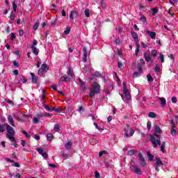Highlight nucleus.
<instances>
[{
    "instance_id": "nucleus-53",
    "label": "nucleus",
    "mask_w": 178,
    "mask_h": 178,
    "mask_svg": "<svg viewBox=\"0 0 178 178\" xmlns=\"http://www.w3.org/2000/svg\"><path fill=\"white\" fill-rule=\"evenodd\" d=\"M138 65H140L141 66H144V65H145V61L144 60V59L140 58V63Z\"/></svg>"
},
{
    "instance_id": "nucleus-44",
    "label": "nucleus",
    "mask_w": 178,
    "mask_h": 178,
    "mask_svg": "<svg viewBox=\"0 0 178 178\" xmlns=\"http://www.w3.org/2000/svg\"><path fill=\"white\" fill-rule=\"evenodd\" d=\"M38 26H40V22H36L33 25V30H37L38 29Z\"/></svg>"
},
{
    "instance_id": "nucleus-56",
    "label": "nucleus",
    "mask_w": 178,
    "mask_h": 178,
    "mask_svg": "<svg viewBox=\"0 0 178 178\" xmlns=\"http://www.w3.org/2000/svg\"><path fill=\"white\" fill-rule=\"evenodd\" d=\"M151 122L148 121L147 123V130H151Z\"/></svg>"
},
{
    "instance_id": "nucleus-19",
    "label": "nucleus",
    "mask_w": 178,
    "mask_h": 178,
    "mask_svg": "<svg viewBox=\"0 0 178 178\" xmlns=\"http://www.w3.org/2000/svg\"><path fill=\"white\" fill-rule=\"evenodd\" d=\"M154 131L159 134H161L162 133V129H161V127H159V125L154 124Z\"/></svg>"
},
{
    "instance_id": "nucleus-9",
    "label": "nucleus",
    "mask_w": 178,
    "mask_h": 178,
    "mask_svg": "<svg viewBox=\"0 0 178 178\" xmlns=\"http://www.w3.org/2000/svg\"><path fill=\"white\" fill-rule=\"evenodd\" d=\"M138 158L140 161V165H142V166H145V165H147V162H145V159L143 157V154L139 153Z\"/></svg>"
},
{
    "instance_id": "nucleus-60",
    "label": "nucleus",
    "mask_w": 178,
    "mask_h": 178,
    "mask_svg": "<svg viewBox=\"0 0 178 178\" xmlns=\"http://www.w3.org/2000/svg\"><path fill=\"white\" fill-rule=\"evenodd\" d=\"M48 166H49V168H52L53 169H55V168H56V165H55V164L49 163Z\"/></svg>"
},
{
    "instance_id": "nucleus-43",
    "label": "nucleus",
    "mask_w": 178,
    "mask_h": 178,
    "mask_svg": "<svg viewBox=\"0 0 178 178\" xmlns=\"http://www.w3.org/2000/svg\"><path fill=\"white\" fill-rule=\"evenodd\" d=\"M141 75V72H134L133 74V77L136 78V77H140V76Z\"/></svg>"
},
{
    "instance_id": "nucleus-23",
    "label": "nucleus",
    "mask_w": 178,
    "mask_h": 178,
    "mask_svg": "<svg viewBox=\"0 0 178 178\" xmlns=\"http://www.w3.org/2000/svg\"><path fill=\"white\" fill-rule=\"evenodd\" d=\"M131 34L134 41H137V40H138V35L137 34V33H136L134 31H131Z\"/></svg>"
},
{
    "instance_id": "nucleus-4",
    "label": "nucleus",
    "mask_w": 178,
    "mask_h": 178,
    "mask_svg": "<svg viewBox=\"0 0 178 178\" xmlns=\"http://www.w3.org/2000/svg\"><path fill=\"white\" fill-rule=\"evenodd\" d=\"M123 94L127 101L129 99H131V96H130V92L129 91L127 88V86L126 85V83L123 82V88H122Z\"/></svg>"
},
{
    "instance_id": "nucleus-21",
    "label": "nucleus",
    "mask_w": 178,
    "mask_h": 178,
    "mask_svg": "<svg viewBox=\"0 0 178 178\" xmlns=\"http://www.w3.org/2000/svg\"><path fill=\"white\" fill-rule=\"evenodd\" d=\"M40 69H42L45 73H47V72H48V70L49 69V67H48V65L47 64H42L41 65Z\"/></svg>"
},
{
    "instance_id": "nucleus-14",
    "label": "nucleus",
    "mask_w": 178,
    "mask_h": 178,
    "mask_svg": "<svg viewBox=\"0 0 178 178\" xmlns=\"http://www.w3.org/2000/svg\"><path fill=\"white\" fill-rule=\"evenodd\" d=\"M31 76L32 78V82L33 84H37L38 81V77H37L35 76V74L33 72H31Z\"/></svg>"
},
{
    "instance_id": "nucleus-48",
    "label": "nucleus",
    "mask_w": 178,
    "mask_h": 178,
    "mask_svg": "<svg viewBox=\"0 0 178 178\" xmlns=\"http://www.w3.org/2000/svg\"><path fill=\"white\" fill-rule=\"evenodd\" d=\"M149 161H154V155L151 154V153L147 154Z\"/></svg>"
},
{
    "instance_id": "nucleus-58",
    "label": "nucleus",
    "mask_w": 178,
    "mask_h": 178,
    "mask_svg": "<svg viewBox=\"0 0 178 178\" xmlns=\"http://www.w3.org/2000/svg\"><path fill=\"white\" fill-rule=\"evenodd\" d=\"M171 101L173 104H176V102H177V98H176V97H172Z\"/></svg>"
},
{
    "instance_id": "nucleus-36",
    "label": "nucleus",
    "mask_w": 178,
    "mask_h": 178,
    "mask_svg": "<svg viewBox=\"0 0 178 178\" xmlns=\"http://www.w3.org/2000/svg\"><path fill=\"white\" fill-rule=\"evenodd\" d=\"M152 16H155V15H156V13H158V8H152Z\"/></svg>"
},
{
    "instance_id": "nucleus-3",
    "label": "nucleus",
    "mask_w": 178,
    "mask_h": 178,
    "mask_svg": "<svg viewBox=\"0 0 178 178\" xmlns=\"http://www.w3.org/2000/svg\"><path fill=\"white\" fill-rule=\"evenodd\" d=\"M124 131L125 138H129V137H131L134 134V130L130 128L129 125L127 126V128H124Z\"/></svg>"
},
{
    "instance_id": "nucleus-34",
    "label": "nucleus",
    "mask_w": 178,
    "mask_h": 178,
    "mask_svg": "<svg viewBox=\"0 0 178 178\" xmlns=\"http://www.w3.org/2000/svg\"><path fill=\"white\" fill-rule=\"evenodd\" d=\"M15 16H16V13H15L13 11H12L10 13V20H12V21L15 20Z\"/></svg>"
},
{
    "instance_id": "nucleus-57",
    "label": "nucleus",
    "mask_w": 178,
    "mask_h": 178,
    "mask_svg": "<svg viewBox=\"0 0 178 178\" xmlns=\"http://www.w3.org/2000/svg\"><path fill=\"white\" fill-rule=\"evenodd\" d=\"M140 45H141L142 48H148V45H147V44H145L143 42H140Z\"/></svg>"
},
{
    "instance_id": "nucleus-50",
    "label": "nucleus",
    "mask_w": 178,
    "mask_h": 178,
    "mask_svg": "<svg viewBox=\"0 0 178 178\" xmlns=\"http://www.w3.org/2000/svg\"><path fill=\"white\" fill-rule=\"evenodd\" d=\"M138 70L140 73L143 72V65H141V64L138 65Z\"/></svg>"
},
{
    "instance_id": "nucleus-11",
    "label": "nucleus",
    "mask_w": 178,
    "mask_h": 178,
    "mask_svg": "<svg viewBox=\"0 0 178 178\" xmlns=\"http://www.w3.org/2000/svg\"><path fill=\"white\" fill-rule=\"evenodd\" d=\"M78 81H79L80 87L82 88V90L83 91H86V90H87V86H86V82L83 81L80 78L78 79Z\"/></svg>"
},
{
    "instance_id": "nucleus-37",
    "label": "nucleus",
    "mask_w": 178,
    "mask_h": 178,
    "mask_svg": "<svg viewBox=\"0 0 178 178\" xmlns=\"http://www.w3.org/2000/svg\"><path fill=\"white\" fill-rule=\"evenodd\" d=\"M147 81L149 82V83H151V81H154V78H152V76H151V74H148L147 76Z\"/></svg>"
},
{
    "instance_id": "nucleus-17",
    "label": "nucleus",
    "mask_w": 178,
    "mask_h": 178,
    "mask_svg": "<svg viewBox=\"0 0 178 178\" xmlns=\"http://www.w3.org/2000/svg\"><path fill=\"white\" fill-rule=\"evenodd\" d=\"M156 166H163V163H162V161L161 160V159L156 157V163H155Z\"/></svg>"
},
{
    "instance_id": "nucleus-6",
    "label": "nucleus",
    "mask_w": 178,
    "mask_h": 178,
    "mask_svg": "<svg viewBox=\"0 0 178 178\" xmlns=\"http://www.w3.org/2000/svg\"><path fill=\"white\" fill-rule=\"evenodd\" d=\"M132 168H134L133 171L134 172V173H136V175H143V171H141V169L138 168V165H132Z\"/></svg>"
},
{
    "instance_id": "nucleus-13",
    "label": "nucleus",
    "mask_w": 178,
    "mask_h": 178,
    "mask_svg": "<svg viewBox=\"0 0 178 178\" xmlns=\"http://www.w3.org/2000/svg\"><path fill=\"white\" fill-rule=\"evenodd\" d=\"M78 15H79V12H77V10H74L71 11V14L70 15V19H71V20H73V19H74V16L77 17Z\"/></svg>"
},
{
    "instance_id": "nucleus-26",
    "label": "nucleus",
    "mask_w": 178,
    "mask_h": 178,
    "mask_svg": "<svg viewBox=\"0 0 178 178\" xmlns=\"http://www.w3.org/2000/svg\"><path fill=\"white\" fill-rule=\"evenodd\" d=\"M47 141H52V138H54V135L52 134H47Z\"/></svg>"
},
{
    "instance_id": "nucleus-7",
    "label": "nucleus",
    "mask_w": 178,
    "mask_h": 178,
    "mask_svg": "<svg viewBox=\"0 0 178 178\" xmlns=\"http://www.w3.org/2000/svg\"><path fill=\"white\" fill-rule=\"evenodd\" d=\"M144 55V59L146 60V62H149L150 60H152V57L149 52L146 51L143 54Z\"/></svg>"
},
{
    "instance_id": "nucleus-45",
    "label": "nucleus",
    "mask_w": 178,
    "mask_h": 178,
    "mask_svg": "<svg viewBox=\"0 0 178 178\" xmlns=\"http://www.w3.org/2000/svg\"><path fill=\"white\" fill-rule=\"evenodd\" d=\"M53 111L57 113H60V107L53 108Z\"/></svg>"
},
{
    "instance_id": "nucleus-41",
    "label": "nucleus",
    "mask_w": 178,
    "mask_h": 178,
    "mask_svg": "<svg viewBox=\"0 0 178 178\" xmlns=\"http://www.w3.org/2000/svg\"><path fill=\"white\" fill-rule=\"evenodd\" d=\"M165 144H166L165 142H163L161 146V151H162L163 152H165Z\"/></svg>"
},
{
    "instance_id": "nucleus-15",
    "label": "nucleus",
    "mask_w": 178,
    "mask_h": 178,
    "mask_svg": "<svg viewBox=\"0 0 178 178\" xmlns=\"http://www.w3.org/2000/svg\"><path fill=\"white\" fill-rule=\"evenodd\" d=\"M146 33L149 35L150 38H152V40H155L156 37V33H155V32H152L150 31H147Z\"/></svg>"
},
{
    "instance_id": "nucleus-35",
    "label": "nucleus",
    "mask_w": 178,
    "mask_h": 178,
    "mask_svg": "<svg viewBox=\"0 0 178 178\" xmlns=\"http://www.w3.org/2000/svg\"><path fill=\"white\" fill-rule=\"evenodd\" d=\"M161 104L163 105V106H165L166 105V99L165 98H160Z\"/></svg>"
},
{
    "instance_id": "nucleus-18",
    "label": "nucleus",
    "mask_w": 178,
    "mask_h": 178,
    "mask_svg": "<svg viewBox=\"0 0 178 178\" xmlns=\"http://www.w3.org/2000/svg\"><path fill=\"white\" fill-rule=\"evenodd\" d=\"M67 74L71 77L72 79H73V70H72V67H68L67 68Z\"/></svg>"
},
{
    "instance_id": "nucleus-52",
    "label": "nucleus",
    "mask_w": 178,
    "mask_h": 178,
    "mask_svg": "<svg viewBox=\"0 0 178 178\" xmlns=\"http://www.w3.org/2000/svg\"><path fill=\"white\" fill-rule=\"evenodd\" d=\"M93 76H95V77H101V74L99 72H95L94 74H93Z\"/></svg>"
},
{
    "instance_id": "nucleus-1",
    "label": "nucleus",
    "mask_w": 178,
    "mask_h": 178,
    "mask_svg": "<svg viewBox=\"0 0 178 178\" xmlns=\"http://www.w3.org/2000/svg\"><path fill=\"white\" fill-rule=\"evenodd\" d=\"M99 92H101V86H99V84H98V83L95 82L94 85L90 89L89 98H93V97H95V94H99Z\"/></svg>"
},
{
    "instance_id": "nucleus-31",
    "label": "nucleus",
    "mask_w": 178,
    "mask_h": 178,
    "mask_svg": "<svg viewBox=\"0 0 178 178\" xmlns=\"http://www.w3.org/2000/svg\"><path fill=\"white\" fill-rule=\"evenodd\" d=\"M22 133L24 134V136H25L26 138H30V137H31V136L29 134V133H27L26 131H22Z\"/></svg>"
},
{
    "instance_id": "nucleus-62",
    "label": "nucleus",
    "mask_w": 178,
    "mask_h": 178,
    "mask_svg": "<svg viewBox=\"0 0 178 178\" xmlns=\"http://www.w3.org/2000/svg\"><path fill=\"white\" fill-rule=\"evenodd\" d=\"M20 80H21L22 83H23L27 82V80H26V79H25L24 76H22V78H20Z\"/></svg>"
},
{
    "instance_id": "nucleus-22",
    "label": "nucleus",
    "mask_w": 178,
    "mask_h": 178,
    "mask_svg": "<svg viewBox=\"0 0 178 178\" xmlns=\"http://www.w3.org/2000/svg\"><path fill=\"white\" fill-rule=\"evenodd\" d=\"M105 168H113V165L112 164V161H105L104 162Z\"/></svg>"
},
{
    "instance_id": "nucleus-42",
    "label": "nucleus",
    "mask_w": 178,
    "mask_h": 178,
    "mask_svg": "<svg viewBox=\"0 0 178 178\" xmlns=\"http://www.w3.org/2000/svg\"><path fill=\"white\" fill-rule=\"evenodd\" d=\"M54 130L55 131H60V128H59V125L58 124H55Z\"/></svg>"
},
{
    "instance_id": "nucleus-16",
    "label": "nucleus",
    "mask_w": 178,
    "mask_h": 178,
    "mask_svg": "<svg viewBox=\"0 0 178 178\" xmlns=\"http://www.w3.org/2000/svg\"><path fill=\"white\" fill-rule=\"evenodd\" d=\"M8 123L11 124L13 127H15V121L13 120V117L12 115H8Z\"/></svg>"
},
{
    "instance_id": "nucleus-25",
    "label": "nucleus",
    "mask_w": 178,
    "mask_h": 178,
    "mask_svg": "<svg viewBox=\"0 0 178 178\" xmlns=\"http://www.w3.org/2000/svg\"><path fill=\"white\" fill-rule=\"evenodd\" d=\"M138 52H140V44H136V51H135L136 56H138Z\"/></svg>"
},
{
    "instance_id": "nucleus-46",
    "label": "nucleus",
    "mask_w": 178,
    "mask_h": 178,
    "mask_svg": "<svg viewBox=\"0 0 178 178\" xmlns=\"http://www.w3.org/2000/svg\"><path fill=\"white\" fill-rule=\"evenodd\" d=\"M85 16L86 17H90V10L88 9L85 10Z\"/></svg>"
},
{
    "instance_id": "nucleus-49",
    "label": "nucleus",
    "mask_w": 178,
    "mask_h": 178,
    "mask_svg": "<svg viewBox=\"0 0 178 178\" xmlns=\"http://www.w3.org/2000/svg\"><path fill=\"white\" fill-rule=\"evenodd\" d=\"M70 33V27H67L66 30L64 31V34L67 35V34H69Z\"/></svg>"
},
{
    "instance_id": "nucleus-24",
    "label": "nucleus",
    "mask_w": 178,
    "mask_h": 178,
    "mask_svg": "<svg viewBox=\"0 0 178 178\" xmlns=\"http://www.w3.org/2000/svg\"><path fill=\"white\" fill-rule=\"evenodd\" d=\"M158 56V51L153 49L151 51V56L153 58H156Z\"/></svg>"
},
{
    "instance_id": "nucleus-55",
    "label": "nucleus",
    "mask_w": 178,
    "mask_h": 178,
    "mask_svg": "<svg viewBox=\"0 0 178 178\" xmlns=\"http://www.w3.org/2000/svg\"><path fill=\"white\" fill-rule=\"evenodd\" d=\"M10 40L13 41V40L16 39V35L15 33H11L10 34Z\"/></svg>"
},
{
    "instance_id": "nucleus-20",
    "label": "nucleus",
    "mask_w": 178,
    "mask_h": 178,
    "mask_svg": "<svg viewBox=\"0 0 178 178\" xmlns=\"http://www.w3.org/2000/svg\"><path fill=\"white\" fill-rule=\"evenodd\" d=\"M31 48L32 49L33 54H34L35 55V56H37L38 55V48L35 47V46H31Z\"/></svg>"
},
{
    "instance_id": "nucleus-10",
    "label": "nucleus",
    "mask_w": 178,
    "mask_h": 178,
    "mask_svg": "<svg viewBox=\"0 0 178 178\" xmlns=\"http://www.w3.org/2000/svg\"><path fill=\"white\" fill-rule=\"evenodd\" d=\"M82 51L83 52V61L87 62V56H88V51H87V49L86 47H83L82 49Z\"/></svg>"
},
{
    "instance_id": "nucleus-38",
    "label": "nucleus",
    "mask_w": 178,
    "mask_h": 178,
    "mask_svg": "<svg viewBox=\"0 0 178 178\" xmlns=\"http://www.w3.org/2000/svg\"><path fill=\"white\" fill-rule=\"evenodd\" d=\"M14 135H9L7 136L8 138H9V140H10V141L12 142H15L16 141V138H15V137H13Z\"/></svg>"
},
{
    "instance_id": "nucleus-30",
    "label": "nucleus",
    "mask_w": 178,
    "mask_h": 178,
    "mask_svg": "<svg viewBox=\"0 0 178 178\" xmlns=\"http://www.w3.org/2000/svg\"><path fill=\"white\" fill-rule=\"evenodd\" d=\"M159 59L161 62V63H163L165 62V56H163V54H159Z\"/></svg>"
},
{
    "instance_id": "nucleus-5",
    "label": "nucleus",
    "mask_w": 178,
    "mask_h": 178,
    "mask_svg": "<svg viewBox=\"0 0 178 178\" xmlns=\"http://www.w3.org/2000/svg\"><path fill=\"white\" fill-rule=\"evenodd\" d=\"M170 122L171 123V135L172 136H176V133L177 131H176V124H175V121L173 120H170Z\"/></svg>"
},
{
    "instance_id": "nucleus-12",
    "label": "nucleus",
    "mask_w": 178,
    "mask_h": 178,
    "mask_svg": "<svg viewBox=\"0 0 178 178\" xmlns=\"http://www.w3.org/2000/svg\"><path fill=\"white\" fill-rule=\"evenodd\" d=\"M9 124L8 123L0 124V133H3L6 129H8Z\"/></svg>"
},
{
    "instance_id": "nucleus-59",
    "label": "nucleus",
    "mask_w": 178,
    "mask_h": 178,
    "mask_svg": "<svg viewBox=\"0 0 178 178\" xmlns=\"http://www.w3.org/2000/svg\"><path fill=\"white\" fill-rule=\"evenodd\" d=\"M140 22H143V23H145V22H147V18L144 16H142L140 17Z\"/></svg>"
},
{
    "instance_id": "nucleus-28",
    "label": "nucleus",
    "mask_w": 178,
    "mask_h": 178,
    "mask_svg": "<svg viewBox=\"0 0 178 178\" xmlns=\"http://www.w3.org/2000/svg\"><path fill=\"white\" fill-rule=\"evenodd\" d=\"M136 154H137V150L136 149H131L128 152V155H136Z\"/></svg>"
},
{
    "instance_id": "nucleus-54",
    "label": "nucleus",
    "mask_w": 178,
    "mask_h": 178,
    "mask_svg": "<svg viewBox=\"0 0 178 178\" xmlns=\"http://www.w3.org/2000/svg\"><path fill=\"white\" fill-rule=\"evenodd\" d=\"M36 151H38V154H40V155H42L44 153V149L40 148V149H37Z\"/></svg>"
},
{
    "instance_id": "nucleus-29",
    "label": "nucleus",
    "mask_w": 178,
    "mask_h": 178,
    "mask_svg": "<svg viewBox=\"0 0 178 178\" xmlns=\"http://www.w3.org/2000/svg\"><path fill=\"white\" fill-rule=\"evenodd\" d=\"M149 118H152V119H155L156 118V114L154 112H149L148 114Z\"/></svg>"
},
{
    "instance_id": "nucleus-47",
    "label": "nucleus",
    "mask_w": 178,
    "mask_h": 178,
    "mask_svg": "<svg viewBox=\"0 0 178 178\" xmlns=\"http://www.w3.org/2000/svg\"><path fill=\"white\" fill-rule=\"evenodd\" d=\"M13 8L14 12H16V10L17 9V5L16 4V3L15 1L13 2Z\"/></svg>"
},
{
    "instance_id": "nucleus-8",
    "label": "nucleus",
    "mask_w": 178,
    "mask_h": 178,
    "mask_svg": "<svg viewBox=\"0 0 178 178\" xmlns=\"http://www.w3.org/2000/svg\"><path fill=\"white\" fill-rule=\"evenodd\" d=\"M7 136H15V131L13 130V127L10 125L7 126Z\"/></svg>"
},
{
    "instance_id": "nucleus-33",
    "label": "nucleus",
    "mask_w": 178,
    "mask_h": 178,
    "mask_svg": "<svg viewBox=\"0 0 178 178\" xmlns=\"http://www.w3.org/2000/svg\"><path fill=\"white\" fill-rule=\"evenodd\" d=\"M65 147L67 149H70L72 148V143L68 142V143H65Z\"/></svg>"
},
{
    "instance_id": "nucleus-51",
    "label": "nucleus",
    "mask_w": 178,
    "mask_h": 178,
    "mask_svg": "<svg viewBox=\"0 0 178 178\" xmlns=\"http://www.w3.org/2000/svg\"><path fill=\"white\" fill-rule=\"evenodd\" d=\"M76 111L77 112H79V113H81V112H84V108H83V106H80Z\"/></svg>"
},
{
    "instance_id": "nucleus-39",
    "label": "nucleus",
    "mask_w": 178,
    "mask_h": 178,
    "mask_svg": "<svg viewBox=\"0 0 178 178\" xmlns=\"http://www.w3.org/2000/svg\"><path fill=\"white\" fill-rule=\"evenodd\" d=\"M44 73H45V71H44L41 68H40L38 72V76H43Z\"/></svg>"
},
{
    "instance_id": "nucleus-61",
    "label": "nucleus",
    "mask_w": 178,
    "mask_h": 178,
    "mask_svg": "<svg viewBox=\"0 0 178 178\" xmlns=\"http://www.w3.org/2000/svg\"><path fill=\"white\" fill-rule=\"evenodd\" d=\"M95 177H96V178H99L100 177V175H99V172H98V171H96L95 172Z\"/></svg>"
},
{
    "instance_id": "nucleus-2",
    "label": "nucleus",
    "mask_w": 178,
    "mask_h": 178,
    "mask_svg": "<svg viewBox=\"0 0 178 178\" xmlns=\"http://www.w3.org/2000/svg\"><path fill=\"white\" fill-rule=\"evenodd\" d=\"M150 140L152 141V144H153L154 148H156L158 145H161V135H151Z\"/></svg>"
},
{
    "instance_id": "nucleus-27",
    "label": "nucleus",
    "mask_w": 178,
    "mask_h": 178,
    "mask_svg": "<svg viewBox=\"0 0 178 178\" xmlns=\"http://www.w3.org/2000/svg\"><path fill=\"white\" fill-rule=\"evenodd\" d=\"M100 6H102V9H106V2H105L104 0H102Z\"/></svg>"
},
{
    "instance_id": "nucleus-32",
    "label": "nucleus",
    "mask_w": 178,
    "mask_h": 178,
    "mask_svg": "<svg viewBox=\"0 0 178 178\" xmlns=\"http://www.w3.org/2000/svg\"><path fill=\"white\" fill-rule=\"evenodd\" d=\"M44 108L47 109V111H49V112H53L54 111V108L47 106V105H44Z\"/></svg>"
},
{
    "instance_id": "nucleus-63",
    "label": "nucleus",
    "mask_w": 178,
    "mask_h": 178,
    "mask_svg": "<svg viewBox=\"0 0 178 178\" xmlns=\"http://www.w3.org/2000/svg\"><path fill=\"white\" fill-rule=\"evenodd\" d=\"M12 165L15 166V168H19L20 164L19 163H14Z\"/></svg>"
},
{
    "instance_id": "nucleus-40",
    "label": "nucleus",
    "mask_w": 178,
    "mask_h": 178,
    "mask_svg": "<svg viewBox=\"0 0 178 178\" xmlns=\"http://www.w3.org/2000/svg\"><path fill=\"white\" fill-rule=\"evenodd\" d=\"M154 70L156 73H159L161 72V67H159V65H156L154 67Z\"/></svg>"
},
{
    "instance_id": "nucleus-64",
    "label": "nucleus",
    "mask_w": 178,
    "mask_h": 178,
    "mask_svg": "<svg viewBox=\"0 0 178 178\" xmlns=\"http://www.w3.org/2000/svg\"><path fill=\"white\" fill-rule=\"evenodd\" d=\"M34 138H35V140H40V136H39V135L35 134V135H34Z\"/></svg>"
}]
</instances>
